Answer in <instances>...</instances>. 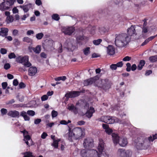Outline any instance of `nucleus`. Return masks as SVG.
<instances>
[{"mask_svg":"<svg viewBox=\"0 0 157 157\" xmlns=\"http://www.w3.org/2000/svg\"><path fill=\"white\" fill-rule=\"evenodd\" d=\"M128 34L123 33L115 35V44L119 48L124 47L127 45L130 41L131 36L136 35L135 26H131L127 29Z\"/></svg>","mask_w":157,"mask_h":157,"instance_id":"f257e3e1","label":"nucleus"},{"mask_svg":"<svg viewBox=\"0 0 157 157\" xmlns=\"http://www.w3.org/2000/svg\"><path fill=\"white\" fill-rule=\"evenodd\" d=\"M99 76L98 75H96L93 78L85 80L83 82V84L84 86H87L91 85L96 82H97L98 83L95 84V86L102 88L105 90L110 88V85L108 79L99 80L97 81V80L99 79Z\"/></svg>","mask_w":157,"mask_h":157,"instance_id":"f03ea898","label":"nucleus"},{"mask_svg":"<svg viewBox=\"0 0 157 157\" xmlns=\"http://www.w3.org/2000/svg\"><path fill=\"white\" fill-rule=\"evenodd\" d=\"M150 144L148 138L145 134L138 136L135 142V147L138 150L146 149Z\"/></svg>","mask_w":157,"mask_h":157,"instance_id":"7ed1b4c3","label":"nucleus"},{"mask_svg":"<svg viewBox=\"0 0 157 157\" xmlns=\"http://www.w3.org/2000/svg\"><path fill=\"white\" fill-rule=\"evenodd\" d=\"M84 132L80 128L76 127L72 129L69 127L68 132L66 135L68 140L72 141L73 139L79 140L84 136Z\"/></svg>","mask_w":157,"mask_h":157,"instance_id":"20e7f679","label":"nucleus"},{"mask_svg":"<svg viewBox=\"0 0 157 157\" xmlns=\"http://www.w3.org/2000/svg\"><path fill=\"white\" fill-rule=\"evenodd\" d=\"M16 61L24 66L22 67L19 68V69L22 70L24 71L26 70L25 67H29L32 66L31 63L29 61V57L28 56L24 57L19 56L16 58Z\"/></svg>","mask_w":157,"mask_h":157,"instance_id":"39448f33","label":"nucleus"},{"mask_svg":"<svg viewBox=\"0 0 157 157\" xmlns=\"http://www.w3.org/2000/svg\"><path fill=\"white\" fill-rule=\"evenodd\" d=\"M113 142L115 144H119L121 147H125L128 143L126 138L123 137H120L117 134L114 133H112V135Z\"/></svg>","mask_w":157,"mask_h":157,"instance_id":"423d86ee","label":"nucleus"},{"mask_svg":"<svg viewBox=\"0 0 157 157\" xmlns=\"http://www.w3.org/2000/svg\"><path fill=\"white\" fill-rule=\"evenodd\" d=\"M81 155L82 157H98V152L94 149H82L80 152Z\"/></svg>","mask_w":157,"mask_h":157,"instance_id":"0eeeda50","label":"nucleus"},{"mask_svg":"<svg viewBox=\"0 0 157 157\" xmlns=\"http://www.w3.org/2000/svg\"><path fill=\"white\" fill-rule=\"evenodd\" d=\"M116 118L107 116H103L98 119V121L108 124H111L115 122H119Z\"/></svg>","mask_w":157,"mask_h":157,"instance_id":"6e6552de","label":"nucleus"},{"mask_svg":"<svg viewBox=\"0 0 157 157\" xmlns=\"http://www.w3.org/2000/svg\"><path fill=\"white\" fill-rule=\"evenodd\" d=\"M104 147V143L102 141H100V143L98 147L99 151L98 153V157H109L108 155L103 151Z\"/></svg>","mask_w":157,"mask_h":157,"instance_id":"1a4fd4ad","label":"nucleus"},{"mask_svg":"<svg viewBox=\"0 0 157 157\" xmlns=\"http://www.w3.org/2000/svg\"><path fill=\"white\" fill-rule=\"evenodd\" d=\"M118 157H130L132 152L129 150L125 151L124 149H119L117 151Z\"/></svg>","mask_w":157,"mask_h":157,"instance_id":"9d476101","label":"nucleus"},{"mask_svg":"<svg viewBox=\"0 0 157 157\" xmlns=\"http://www.w3.org/2000/svg\"><path fill=\"white\" fill-rule=\"evenodd\" d=\"M21 132L23 133L24 137V140L25 141V143L29 146L32 144V140L31 139L30 137L28 135V132L25 130L23 131H21Z\"/></svg>","mask_w":157,"mask_h":157,"instance_id":"9b49d317","label":"nucleus"},{"mask_svg":"<svg viewBox=\"0 0 157 157\" xmlns=\"http://www.w3.org/2000/svg\"><path fill=\"white\" fill-rule=\"evenodd\" d=\"M93 142V140L91 138H88L85 139L83 143L84 147L88 149L92 147L94 145Z\"/></svg>","mask_w":157,"mask_h":157,"instance_id":"f8f14e48","label":"nucleus"},{"mask_svg":"<svg viewBox=\"0 0 157 157\" xmlns=\"http://www.w3.org/2000/svg\"><path fill=\"white\" fill-rule=\"evenodd\" d=\"M63 33L65 34L71 35L75 31V27L73 26L71 27H63L61 29Z\"/></svg>","mask_w":157,"mask_h":157,"instance_id":"ddd939ff","label":"nucleus"},{"mask_svg":"<svg viewBox=\"0 0 157 157\" xmlns=\"http://www.w3.org/2000/svg\"><path fill=\"white\" fill-rule=\"evenodd\" d=\"M37 70L35 67H31L28 70V75L30 76H33L37 73Z\"/></svg>","mask_w":157,"mask_h":157,"instance_id":"4468645a","label":"nucleus"},{"mask_svg":"<svg viewBox=\"0 0 157 157\" xmlns=\"http://www.w3.org/2000/svg\"><path fill=\"white\" fill-rule=\"evenodd\" d=\"M80 92L78 91H72L67 93L66 95L69 98H74L80 95Z\"/></svg>","mask_w":157,"mask_h":157,"instance_id":"2eb2a0df","label":"nucleus"},{"mask_svg":"<svg viewBox=\"0 0 157 157\" xmlns=\"http://www.w3.org/2000/svg\"><path fill=\"white\" fill-rule=\"evenodd\" d=\"M67 109L70 111L73 112L74 114H76L78 113V109L73 104H71L68 106Z\"/></svg>","mask_w":157,"mask_h":157,"instance_id":"dca6fc26","label":"nucleus"},{"mask_svg":"<svg viewBox=\"0 0 157 157\" xmlns=\"http://www.w3.org/2000/svg\"><path fill=\"white\" fill-rule=\"evenodd\" d=\"M95 110L94 108L90 107V109L88 110L86 113V116L88 118H90L93 116V113H94Z\"/></svg>","mask_w":157,"mask_h":157,"instance_id":"f3484780","label":"nucleus"},{"mask_svg":"<svg viewBox=\"0 0 157 157\" xmlns=\"http://www.w3.org/2000/svg\"><path fill=\"white\" fill-rule=\"evenodd\" d=\"M112 109L113 110L117 109V111H118V112L117 113L120 115L121 117H123L124 116H126V114L121 110V109L120 110L118 109V107L117 106H116L115 108H114V107L112 106Z\"/></svg>","mask_w":157,"mask_h":157,"instance_id":"a211bd4d","label":"nucleus"},{"mask_svg":"<svg viewBox=\"0 0 157 157\" xmlns=\"http://www.w3.org/2000/svg\"><path fill=\"white\" fill-rule=\"evenodd\" d=\"M107 52L109 55H113L115 53V48L112 45H109L107 47Z\"/></svg>","mask_w":157,"mask_h":157,"instance_id":"6ab92c4d","label":"nucleus"},{"mask_svg":"<svg viewBox=\"0 0 157 157\" xmlns=\"http://www.w3.org/2000/svg\"><path fill=\"white\" fill-rule=\"evenodd\" d=\"M95 29L96 27L95 26H92L91 25H90L87 28H86V30L88 31L90 34H91V36H93L95 33Z\"/></svg>","mask_w":157,"mask_h":157,"instance_id":"aec40b11","label":"nucleus"},{"mask_svg":"<svg viewBox=\"0 0 157 157\" xmlns=\"http://www.w3.org/2000/svg\"><path fill=\"white\" fill-rule=\"evenodd\" d=\"M102 126L103 128L104 129H105V132L106 133L109 135L112 132V130L109 128V126L108 125L106 124H103Z\"/></svg>","mask_w":157,"mask_h":157,"instance_id":"412c9836","label":"nucleus"},{"mask_svg":"<svg viewBox=\"0 0 157 157\" xmlns=\"http://www.w3.org/2000/svg\"><path fill=\"white\" fill-rule=\"evenodd\" d=\"M8 29L7 28H1L0 31V36H6L8 35Z\"/></svg>","mask_w":157,"mask_h":157,"instance_id":"4be33fe9","label":"nucleus"},{"mask_svg":"<svg viewBox=\"0 0 157 157\" xmlns=\"http://www.w3.org/2000/svg\"><path fill=\"white\" fill-rule=\"evenodd\" d=\"M31 4L29 3L25 5L20 6V7L22 8L25 13L28 11L29 9L31 7Z\"/></svg>","mask_w":157,"mask_h":157,"instance_id":"5701e85b","label":"nucleus"},{"mask_svg":"<svg viewBox=\"0 0 157 157\" xmlns=\"http://www.w3.org/2000/svg\"><path fill=\"white\" fill-rule=\"evenodd\" d=\"M8 115L12 117H19V113L18 111L14 110L11 111L9 112Z\"/></svg>","mask_w":157,"mask_h":157,"instance_id":"b1692460","label":"nucleus"},{"mask_svg":"<svg viewBox=\"0 0 157 157\" xmlns=\"http://www.w3.org/2000/svg\"><path fill=\"white\" fill-rule=\"evenodd\" d=\"M5 2H3L0 4V10L2 11H4L9 9V6H6Z\"/></svg>","mask_w":157,"mask_h":157,"instance_id":"393cba45","label":"nucleus"},{"mask_svg":"<svg viewBox=\"0 0 157 157\" xmlns=\"http://www.w3.org/2000/svg\"><path fill=\"white\" fill-rule=\"evenodd\" d=\"M73 46V45L71 43V41L70 42L69 40H67L64 45V47L67 49H71Z\"/></svg>","mask_w":157,"mask_h":157,"instance_id":"a878e982","label":"nucleus"},{"mask_svg":"<svg viewBox=\"0 0 157 157\" xmlns=\"http://www.w3.org/2000/svg\"><path fill=\"white\" fill-rule=\"evenodd\" d=\"M26 112L24 111H22L21 112L20 116L23 117L24 120L26 121H28L30 120V117L27 115Z\"/></svg>","mask_w":157,"mask_h":157,"instance_id":"bb28decb","label":"nucleus"},{"mask_svg":"<svg viewBox=\"0 0 157 157\" xmlns=\"http://www.w3.org/2000/svg\"><path fill=\"white\" fill-rule=\"evenodd\" d=\"M145 61L144 60H141L140 63L137 66V68L139 70H141L142 69L143 67L144 66L145 64Z\"/></svg>","mask_w":157,"mask_h":157,"instance_id":"cd10ccee","label":"nucleus"},{"mask_svg":"<svg viewBox=\"0 0 157 157\" xmlns=\"http://www.w3.org/2000/svg\"><path fill=\"white\" fill-rule=\"evenodd\" d=\"M149 61L152 62L154 63L157 61V55H155L151 56L149 57Z\"/></svg>","mask_w":157,"mask_h":157,"instance_id":"c85d7f7f","label":"nucleus"},{"mask_svg":"<svg viewBox=\"0 0 157 157\" xmlns=\"http://www.w3.org/2000/svg\"><path fill=\"white\" fill-rule=\"evenodd\" d=\"M6 21L8 23L12 22L14 21L13 16L12 15H10L7 17Z\"/></svg>","mask_w":157,"mask_h":157,"instance_id":"c756f323","label":"nucleus"},{"mask_svg":"<svg viewBox=\"0 0 157 157\" xmlns=\"http://www.w3.org/2000/svg\"><path fill=\"white\" fill-rule=\"evenodd\" d=\"M33 50L36 53H39L41 51L40 47V46L38 45L36 48H32Z\"/></svg>","mask_w":157,"mask_h":157,"instance_id":"7c9ffc66","label":"nucleus"},{"mask_svg":"<svg viewBox=\"0 0 157 157\" xmlns=\"http://www.w3.org/2000/svg\"><path fill=\"white\" fill-rule=\"evenodd\" d=\"M90 48L86 47L83 49V51L84 54L86 56H88L90 53Z\"/></svg>","mask_w":157,"mask_h":157,"instance_id":"2f4dec72","label":"nucleus"},{"mask_svg":"<svg viewBox=\"0 0 157 157\" xmlns=\"http://www.w3.org/2000/svg\"><path fill=\"white\" fill-rule=\"evenodd\" d=\"M23 41L24 42H26L28 43H32L33 40L32 39L29 38L28 37H24L23 38Z\"/></svg>","mask_w":157,"mask_h":157,"instance_id":"473e14b6","label":"nucleus"},{"mask_svg":"<svg viewBox=\"0 0 157 157\" xmlns=\"http://www.w3.org/2000/svg\"><path fill=\"white\" fill-rule=\"evenodd\" d=\"M59 140H54L52 144V145L55 148H57L58 147V142Z\"/></svg>","mask_w":157,"mask_h":157,"instance_id":"72a5a7b5","label":"nucleus"},{"mask_svg":"<svg viewBox=\"0 0 157 157\" xmlns=\"http://www.w3.org/2000/svg\"><path fill=\"white\" fill-rule=\"evenodd\" d=\"M147 137L148 138L150 142H152L154 140L157 138V134H155L154 135H153L152 136H150L149 137Z\"/></svg>","mask_w":157,"mask_h":157,"instance_id":"f704fd0d","label":"nucleus"},{"mask_svg":"<svg viewBox=\"0 0 157 157\" xmlns=\"http://www.w3.org/2000/svg\"><path fill=\"white\" fill-rule=\"evenodd\" d=\"M102 40L101 39H99L96 40H94L93 41V44L95 45H99L102 42Z\"/></svg>","mask_w":157,"mask_h":157,"instance_id":"c9c22d12","label":"nucleus"},{"mask_svg":"<svg viewBox=\"0 0 157 157\" xmlns=\"http://www.w3.org/2000/svg\"><path fill=\"white\" fill-rule=\"evenodd\" d=\"M16 0H7L6 2V4L8 6L12 5Z\"/></svg>","mask_w":157,"mask_h":157,"instance_id":"e433bc0d","label":"nucleus"},{"mask_svg":"<svg viewBox=\"0 0 157 157\" xmlns=\"http://www.w3.org/2000/svg\"><path fill=\"white\" fill-rule=\"evenodd\" d=\"M146 26V24H145V23L144 22L143 24V27L142 32L143 33H146L148 31V28Z\"/></svg>","mask_w":157,"mask_h":157,"instance_id":"4c0bfd02","label":"nucleus"},{"mask_svg":"<svg viewBox=\"0 0 157 157\" xmlns=\"http://www.w3.org/2000/svg\"><path fill=\"white\" fill-rule=\"evenodd\" d=\"M44 34L42 33H40L37 34L36 36L38 40H40L44 36Z\"/></svg>","mask_w":157,"mask_h":157,"instance_id":"58836bf2","label":"nucleus"},{"mask_svg":"<svg viewBox=\"0 0 157 157\" xmlns=\"http://www.w3.org/2000/svg\"><path fill=\"white\" fill-rule=\"evenodd\" d=\"M71 121L70 120H68L67 121H66L65 120H63L61 121L60 122V123L61 124H63V125H67L68 124L71 123Z\"/></svg>","mask_w":157,"mask_h":157,"instance_id":"ea45409f","label":"nucleus"},{"mask_svg":"<svg viewBox=\"0 0 157 157\" xmlns=\"http://www.w3.org/2000/svg\"><path fill=\"white\" fill-rule=\"evenodd\" d=\"M52 19L56 21H58L59 19V15L57 14H54L52 16Z\"/></svg>","mask_w":157,"mask_h":157,"instance_id":"a19ab883","label":"nucleus"},{"mask_svg":"<svg viewBox=\"0 0 157 157\" xmlns=\"http://www.w3.org/2000/svg\"><path fill=\"white\" fill-rule=\"evenodd\" d=\"M76 39L77 42L78 43H80L81 41L84 40L83 36H77L76 38Z\"/></svg>","mask_w":157,"mask_h":157,"instance_id":"79ce46f5","label":"nucleus"},{"mask_svg":"<svg viewBox=\"0 0 157 157\" xmlns=\"http://www.w3.org/2000/svg\"><path fill=\"white\" fill-rule=\"evenodd\" d=\"M26 113L29 115L33 116L35 114V112L34 111L32 110L27 111Z\"/></svg>","mask_w":157,"mask_h":157,"instance_id":"37998d69","label":"nucleus"},{"mask_svg":"<svg viewBox=\"0 0 157 157\" xmlns=\"http://www.w3.org/2000/svg\"><path fill=\"white\" fill-rule=\"evenodd\" d=\"M16 57V55L13 52L11 53L8 55V58L10 59H14Z\"/></svg>","mask_w":157,"mask_h":157,"instance_id":"c03bdc74","label":"nucleus"},{"mask_svg":"<svg viewBox=\"0 0 157 157\" xmlns=\"http://www.w3.org/2000/svg\"><path fill=\"white\" fill-rule=\"evenodd\" d=\"M132 58L131 57L127 56L123 58L122 59V60L124 62H127L129 61Z\"/></svg>","mask_w":157,"mask_h":157,"instance_id":"a18cd8bd","label":"nucleus"},{"mask_svg":"<svg viewBox=\"0 0 157 157\" xmlns=\"http://www.w3.org/2000/svg\"><path fill=\"white\" fill-rule=\"evenodd\" d=\"M126 66L127 67V68L126 69V70L127 71L129 72L131 70V65L130 63H127L126 64Z\"/></svg>","mask_w":157,"mask_h":157,"instance_id":"49530a36","label":"nucleus"},{"mask_svg":"<svg viewBox=\"0 0 157 157\" xmlns=\"http://www.w3.org/2000/svg\"><path fill=\"white\" fill-rule=\"evenodd\" d=\"M52 118L56 117L58 115V113L57 111L53 110L52 111Z\"/></svg>","mask_w":157,"mask_h":157,"instance_id":"de8ad7c7","label":"nucleus"},{"mask_svg":"<svg viewBox=\"0 0 157 157\" xmlns=\"http://www.w3.org/2000/svg\"><path fill=\"white\" fill-rule=\"evenodd\" d=\"M23 157H32V153L30 152H27L25 154Z\"/></svg>","mask_w":157,"mask_h":157,"instance_id":"09e8293b","label":"nucleus"},{"mask_svg":"<svg viewBox=\"0 0 157 157\" xmlns=\"http://www.w3.org/2000/svg\"><path fill=\"white\" fill-rule=\"evenodd\" d=\"M1 112L2 115H4L6 114L7 113V110L6 109L2 108L1 109Z\"/></svg>","mask_w":157,"mask_h":157,"instance_id":"8fccbe9b","label":"nucleus"},{"mask_svg":"<svg viewBox=\"0 0 157 157\" xmlns=\"http://www.w3.org/2000/svg\"><path fill=\"white\" fill-rule=\"evenodd\" d=\"M110 68L112 70H116L117 69V67L115 64H112L110 66Z\"/></svg>","mask_w":157,"mask_h":157,"instance_id":"3c124183","label":"nucleus"},{"mask_svg":"<svg viewBox=\"0 0 157 157\" xmlns=\"http://www.w3.org/2000/svg\"><path fill=\"white\" fill-rule=\"evenodd\" d=\"M117 67H122L123 65V63L122 61H120L116 64Z\"/></svg>","mask_w":157,"mask_h":157,"instance_id":"603ef678","label":"nucleus"},{"mask_svg":"<svg viewBox=\"0 0 157 157\" xmlns=\"http://www.w3.org/2000/svg\"><path fill=\"white\" fill-rule=\"evenodd\" d=\"M48 98V97L46 95H44L41 97V99L42 101H45Z\"/></svg>","mask_w":157,"mask_h":157,"instance_id":"864d4df0","label":"nucleus"},{"mask_svg":"<svg viewBox=\"0 0 157 157\" xmlns=\"http://www.w3.org/2000/svg\"><path fill=\"white\" fill-rule=\"evenodd\" d=\"M10 67V65L9 63H6L4 65V68L6 70H8Z\"/></svg>","mask_w":157,"mask_h":157,"instance_id":"5fc2aeb1","label":"nucleus"},{"mask_svg":"<svg viewBox=\"0 0 157 157\" xmlns=\"http://www.w3.org/2000/svg\"><path fill=\"white\" fill-rule=\"evenodd\" d=\"M25 86V84L23 82H20L19 84V86L20 89H22L24 88Z\"/></svg>","mask_w":157,"mask_h":157,"instance_id":"6e6d98bb","label":"nucleus"},{"mask_svg":"<svg viewBox=\"0 0 157 157\" xmlns=\"http://www.w3.org/2000/svg\"><path fill=\"white\" fill-rule=\"evenodd\" d=\"M0 52L2 54H5L7 52V50L5 48H1L0 49Z\"/></svg>","mask_w":157,"mask_h":157,"instance_id":"4d7b16f0","label":"nucleus"},{"mask_svg":"<svg viewBox=\"0 0 157 157\" xmlns=\"http://www.w3.org/2000/svg\"><path fill=\"white\" fill-rule=\"evenodd\" d=\"M29 16V14H25L23 15L21 17V19L22 20H25L26 18Z\"/></svg>","mask_w":157,"mask_h":157,"instance_id":"13d9d810","label":"nucleus"},{"mask_svg":"<svg viewBox=\"0 0 157 157\" xmlns=\"http://www.w3.org/2000/svg\"><path fill=\"white\" fill-rule=\"evenodd\" d=\"M12 11L13 14L17 13H18V10L16 7H15L13 9Z\"/></svg>","mask_w":157,"mask_h":157,"instance_id":"bf43d9fd","label":"nucleus"},{"mask_svg":"<svg viewBox=\"0 0 157 157\" xmlns=\"http://www.w3.org/2000/svg\"><path fill=\"white\" fill-rule=\"evenodd\" d=\"M48 136L47 134L45 132H43L41 135V138L43 139H45Z\"/></svg>","mask_w":157,"mask_h":157,"instance_id":"052dcab7","label":"nucleus"},{"mask_svg":"<svg viewBox=\"0 0 157 157\" xmlns=\"http://www.w3.org/2000/svg\"><path fill=\"white\" fill-rule=\"evenodd\" d=\"M58 51L59 53H61L63 51L62 45L61 43L60 44V46L58 49Z\"/></svg>","mask_w":157,"mask_h":157,"instance_id":"680f3d73","label":"nucleus"},{"mask_svg":"<svg viewBox=\"0 0 157 157\" xmlns=\"http://www.w3.org/2000/svg\"><path fill=\"white\" fill-rule=\"evenodd\" d=\"M41 121V120L40 119L37 118L34 121V124H37L40 123Z\"/></svg>","mask_w":157,"mask_h":157,"instance_id":"e2e57ef3","label":"nucleus"},{"mask_svg":"<svg viewBox=\"0 0 157 157\" xmlns=\"http://www.w3.org/2000/svg\"><path fill=\"white\" fill-rule=\"evenodd\" d=\"M137 68V67L135 64H133L132 66H131V70L132 71H135Z\"/></svg>","mask_w":157,"mask_h":157,"instance_id":"0e129e2a","label":"nucleus"},{"mask_svg":"<svg viewBox=\"0 0 157 157\" xmlns=\"http://www.w3.org/2000/svg\"><path fill=\"white\" fill-rule=\"evenodd\" d=\"M7 85V84L6 82H3L2 83V87L4 89H6Z\"/></svg>","mask_w":157,"mask_h":157,"instance_id":"69168bd1","label":"nucleus"},{"mask_svg":"<svg viewBox=\"0 0 157 157\" xmlns=\"http://www.w3.org/2000/svg\"><path fill=\"white\" fill-rule=\"evenodd\" d=\"M18 84V82L17 79H15L13 82V84L14 86H17Z\"/></svg>","mask_w":157,"mask_h":157,"instance_id":"338daca9","label":"nucleus"},{"mask_svg":"<svg viewBox=\"0 0 157 157\" xmlns=\"http://www.w3.org/2000/svg\"><path fill=\"white\" fill-rule=\"evenodd\" d=\"M34 33V32L33 30H30L28 31L27 32V35L29 36L31 34H33Z\"/></svg>","mask_w":157,"mask_h":157,"instance_id":"774afa93","label":"nucleus"}]
</instances>
